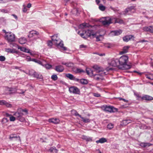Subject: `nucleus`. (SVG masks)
I'll return each instance as SVG.
<instances>
[{"instance_id":"393cba45","label":"nucleus","mask_w":153,"mask_h":153,"mask_svg":"<svg viewBox=\"0 0 153 153\" xmlns=\"http://www.w3.org/2000/svg\"><path fill=\"white\" fill-rule=\"evenodd\" d=\"M107 142V140L104 138H102L100 139L99 140L96 141V143H103Z\"/></svg>"},{"instance_id":"de8ad7c7","label":"nucleus","mask_w":153,"mask_h":153,"mask_svg":"<svg viewBox=\"0 0 153 153\" xmlns=\"http://www.w3.org/2000/svg\"><path fill=\"white\" fill-rule=\"evenodd\" d=\"M5 57L4 56H0V61H4L5 60Z\"/></svg>"},{"instance_id":"f3484780","label":"nucleus","mask_w":153,"mask_h":153,"mask_svg":"<svg viewBox=\"0 0 153 153\" xmlns=\"http://www.w3.org/2000/svg\"><path fill=\"white\" fill-rule=\"evenodd\" d=\"M133 36L131 35H127L125 36L123 38V40L126 42H128L131 39Z\"/></svg>"},{"instance_id":"20e7f679","label":"nucleus","mask_w":153,"mask_h":153,"mask_svg":"<svg viewBox=\"0 0 153 153\" xmlns=\"http://www.w3.org/2000/svg\"><path fill=\"white\" fill-rule=\"evenodd\" d=\"M102 110L106 112L110 113L115 112L118 111V109L111 106L104 105L101 107Z\"/></svg>"},{"instance_id":"e433bc0d","label":"nucleus","mask_w":153,"mask_h":153,"mask_svg":"<svg viewBox=\"0 0 153 153\" xmlns=\"http://www.w3.org/2000/svg\"><path fill=\"white\" fill-rule=\"evenodd\" d=\"M19 110L22 112H22H25V114H28V111L26 109H22V108H19Z\"/></svg>"},{"instance_id":"09e8293b","label":"nucleus","mask_w":153,"mask_h":153,"mask_svg":"<svg viewBox=\"0 0 153 153\" xmlns=\"http://www.w3.org/2000/svg\"><path fill=\"white\" fill-rule=\"evenodd\" d=\"M6 106L7 107H11L12 106V105L10 104L8 102H6V101H5V102L4 103V105Z\"/></svg>"},{"instance_id":"a19ab883","label":"nucleus","mask_w":153,"mask_h":153,"mask_svg":"<svg viewBox=\"0 0 153 153\" xmlns=\"http://www.w3.org/2000/svg\"><path fill=\"white\" fill-rule=\"evenodd\" d=\"M99 7V9L102 11H104L105 9V7L102 4H100Z\"/></svg>"},{"instance_id":"864d4df0","label":"nucleus","mask_w":153,"mask_h":153,"mask_svg":"<svg viewBox=\"0 0 153 153\" xmlns=\"http://www.w3.org/2000/svg\"><path fill=\"white\" fill-rule=\"evenodd\" d=\"M30 49H27L26 48H25L24 52L27 53H30V55H32L31 53L30 52Z\"/></svg>"},{"instance_id":"6e6d98bb","label":"nucleus","mask_w":153,"mask_h":153,"mask_svg":"<svg viewBox=\"0 0 153 153\" xmlns=\"http://www.w3.org/2000/svg\"><path fill=\"white\" fill-rule=\"evenodd\" d=\"M5 102V101L4 100H0V105H3Z\"/></svg>"},{"instance_id":"603ef678","label":"nucleus","mask_w":153,"mask_h":153,"mask_svg":"<svg viewBox=\"0 0 153 153\" xmlns=\"http://www.w3.org/2000/svg\"><path fill=\"white\" fill-rule=\"evenodd\" d=\"M52 42L51 41H49L48 42V46H49L50 48H51L52 45Z\"/></svg>"},{"instance_id":"2f4dec72","label":"nucleus","mask_w":153,"mask_h":153,"mask_svg":"<svg viewBox=\"0 0 153 153\" xmlns=\"http://www.w3.org/2000/svg\"><path fill=\"white\" fill-rule=\"evenodd\" d=\"M81 118L82 119V121L84 123H89L90 122V120L88 118H84L82 117Z\"/></svg>"},{"instance_id":"f257e3e1","label":"nucleus","mask_w":153,"mask_h":153,"mask_svg":"<svg viewBox=\"0 0 153 153\" xmlns=\"http://www.w3.org/2000/svg\"><path fill=\"white\" fill-rule=\"evenodd\" d=\"M128 59V56H122L118 59L120 68L124 70L130 68V65L127 64Z\"/></svg>"},{"instance_id":"bf43d9fd","label":"nucleus","mask_w":153,"mask_h":153,"mask_svg":"<svg viewBox=\"0 0 153 153\" xmlns=\"http://www.w3.org/2000/svg\"><path fill=\"white\" fill-rule=\"evenodd\" d=\"M25 47H19L18 48L19 49H20L21 51L24 52V51L25 50Z\"/></svg>"},{"instance_id":"aec40b11","label":"nucleus","mask_w":153,"mask_h":153,"mask_svg":"<svg viewBox=\"0 0 153 153\" xmlns=\"http://www.w3.org/2000/svg\"><path fill=\"white\" fill-rule=\"evenodd\" d=\"M130 46H128L124 47L123 48L122 51L120 52V54H123L127 52Z\"/></svg>"},{"instance_id":"8fccbe9b","label":"nucleus","mask_w":153,"mask_h":153,"mask_svg":"<svg viewBox=\"0 0 153 153\" xmlns=\"http://www.w3.org/2000/svg\"><path fill=\"white\" fill-rule=\"evenodd\" d=\"M16 117H15L13 116H11L10 117V121H14L16 119Z\"/></svg>"},{"instance_id":"4d7b16f0","label":"nucleus","mask_w":153,"mask_h":153,"mask_svg":"<svg viewBox=\"0 0 153 153\" xmlns=\"http://www.w3.org/2000/svg\"><path fill=\"white\" fill-rule=\"evenodd\" d=\"M119 100H123L124 102H128V100H126L124 99H123L122 98H121V97H119L118 98Z\"/></svg>"},{"instance_id":"7c9ffc66","label":"nucleus","mask_w":153,"mask_h":153,"mask_svg":"<svg viewBox=\"0 0 153 153\" xmlns=\"http://www.w3.org/2000/svg\"><path fill=\"white\" fill-rule=\"evenodd\" d=\"M49 150L51 152H52V153H57L58 152L57 149L53 147H51L50 149Z\"/></svg>"},{"instance_id":"f03ea898","label":"nucleus","mask_w":153,"mask_h":153,"mask_svg":"<svg viewBox=\"0 0 153 153\" xmlns=\"http://www.w3.org/2000/svg\"><path fill=\"white\" fill-rule=\"evenodd\" d=\"M51 39L53 43L55 44L57 46L60 47L63 50H67V48L63 46L64 44L63 41L58 37L57 34L52 36Z\"/></svg>"},{"instance_id":"0e129e2a","label":"nucleus","mask_w":153,"mask_h":153,"mask_svg":"<svg viewBox=\"0 0 153 153\" xmlns=\"http://www.w3.org/2000/svg\"><path fill=\"white\" fill-rule=\"evenodd\" d=\"M19 91L18 93L19 94H23L25 93V91H24L22 90H19Z\"/></svg>"},{"instance_id":"412c9836","label":"nucleus","mask_w":153,"mask_h":153,"mask_svg":"<svg viewBox=\"0 0 153 153\" xmlns=\"http://www.w3.org/2000/svg\"><path fill=\"white\" fill-rule=\"evenodd\" d=\"M82 138V139L85 140L87 142L91 141L92 140L91 137L86 136L83 135Z\"/></svg>"},{"instance_id":"6ab92c4d","label":"nucleus","mask_w":153,"mask_h":153,"mask_svg":"<svg viewBox=\"0 0 153 153\" xmlns=\"http://www.w3.org/2000/svg\"><path fill=\"white\" fill-rule=\"evenodd\" d=\"M91 26L89 24L86 23H83L79 25V28L80 29L84 28L86 27H89Z\"/></svg>"},{"instance_id":"f8f14e48","label":"nucleus","mask_w":153,"mask_h":153,"mask_svg":"<svg viewBox=\"0 0 153 153\" xmlns=\"http://www.w3.org/2000/svg\"><path fill=\"white\" fill-rule=\"evenodd\" d=\"M153 100V97L150 96L145 95L141 98V100H144L147 101H150Z\"/></svg>"},{"instance_id":"c85d7f7f","label":"nucleus","mask_w":153,"mask_h":153,"mask_svg":"<svg viewBox=\"0 0 153 153\" xmlns=\"http://www.w3.org/2000/svg\"><path fill=\"white\" fill-rule=\"evenodd\" d=\"M131 120H126L123 121V125L126 126L128 124L131 123Z\"/></svg>"},{"instance_id":"f704fd0d","label":"nucleus","mask_w":153,"mask_h":153,"mask_svg":"<svg viewBox=\"0 0 153 153\" xmlns=\"http://www.w3.org/2000/svg\"><path fill=\"white\" fill-rule=\"evenodd\" d=\"M7 91L10 92L9 94H11L15 92L14 89L12 88H8L7 90Z\"/></svg>"},{"instance_id":"9d476101","label":"nucleus","mask_w":153,"mask_h":153,"mask_svg":"<svg viewBox=\"0 0 153 153\" xmlns=\"http://www.w3.org/2000/svg\"><path fill=\"white\" fill-rule=\"evenodd\" d=\"M109 65L113 67H117L119 68L120 65L119 63L118 59H113L111 62L109 63Z\"/></svg>"},{"instance_id":"2eb2a0df","label":"nucleus","mask_w":153,"mask_h":153,"mask_svg":"<svg viewBox=\"0 0 153 153\" xmlns=\"http://www.w3.org/2000/svg\"><path fill=\"white\" fill-rule=\"evenodd\" d=\"M49 121L50 123H52L54 124H57L59 122V120L58 119L56 118L50 119L49 120Z\"/></svg>"},{"instance_id":"13d9d810","label":"nucleus","mask_w":153,"mask_h":153,"mask_svg":"<svg viewBox=\"0 0 153 153\" xmlns=\"http://www.w3.org/2000/svg\"><path fill=\"white\" fill-rule=\"evenodd\" d=\"M73 79L72 80H74L76 81H77V82H79V81L80 80V79H79L76 78L74 76Z\"/></svg>"},{"instance_id":"052dcab7","label":"nucleus","mask_w":153,"mask_h":153,"mask_svg":"<svg viewBox=\"0 0 153 153\" xmlns=\"http://www.w3.org/2000/svg\"><path fill=\"white\" fill-rule=\"evenodd\" d=\"M93 95L95 97H98L100 96V94L98 93H94L93 94Z\"/></svg>"},{"instance_id":"cd10ccee","label":"nucleus","mask_w":153,"mask_h":153,"mask_svg":"<svg viewBox=\"0 0 153 153\" xmlns=\"http://www.w3.org/2000/svg\"><path fill=\"white\" fill-rule=\"evenodd\" d=\"M33 76L38 79H42L43 78V77L41 74H38V73L36 72H35L34 75Z\"/></svg>"},{"instance_id":"9b49d317","label":"nucleus","mask_w":153,"mask_h":153,"mask_svg":"<svg viewBox=\"0 0 153 153\" xmlns=\"http://www.w3.org/2000/svg\"><path fill=\"white\" fill-rule=\"evenodd\" d=\"M39 34V33L35 30H33L30 31L28 35L29 38H32L34 36H37Z\"/></svg>"},{"instance_id":"5fc2aeb1","label":"nucleus","mask_w":153,"mask_h":153,"mask_svg":"<svg viewBox=\"0 0 153 153\" xmlns=\"http://www.w3.org/2000/svg\"><path fill=\"white\" fill-rule=\"evenodd\" d=\"M51 65L48 64H47L45 65V67L47 69H49L51 67Z\"/></svg>"},{"instance_id":"ea45409f","label":"nucleus","mask_w":153,"mask_h":153,"mask_svg":"<svg viewBox=\"0 0 153 153\" xmlns=\"http://www.w3.org/2000/svg\"><path fill=\"white\" fill-rule=\"evenodd\" d=\"M32 61L36 63H38L39 64L41 65L42 63V62L39 60L35 59H32Z\"/></svg>"},{"instance_id":"473e14b6","label":"nucleus","mask_w":153,"mask_h":153,"mask_svg":"<svg viewBox=\"0 0 153 153\" xmlns=\"http://www.w3.org/2000/svg\"><path fill=\"white\" fill-rule=\"evenodd\" d=\"M115 23H119L120 24H122L124 23L123 21L119 19H115Z\"/></svg>"},{"instance_id":"c756f323","label":"nucleus","mask_w":153,"mask_h":153,"mask_svg":"<svg viewBox=\"0 0 153 153\" xmlns=\"http://www.w3.org/2000/svg\"><path fill=\"white\" fill-rule=\"evenodd\" d=\"M79 82L83 84H86L88 83V82L86 79H80Z\"/></svg>"},{"instance_id":"a18cd8bd","label":"nucleus","mask_w":153,"mask_h":153,"mask_svg":"<svg viewBox=\"0 0 153 153\" xmlns=\"http://www.w3.org/2000/svg\"><path fill=\"white\" fill-rule=\"evenodd\" d=\"M5 51L8 53H12L13 52V50L9 48L5 49Z\"/></svg>"},{"instance_id":"0eeeda50","label":"nucleus","mask_w":153,"mask_h":153,"mask_svg":"<svg viewBox=\"0 0 153 153\" xmlns=\"http://www.w3.org/2000/svg\"><path fill=\"white\" fill-rule=\"evenodd\" d=\"M105 72L101 71L99 74H95L94 73L93 75L94 78L97 81H101L103 79V76L105 75Z\"/></svg>"},{"instance_id":"49530a36","label":"nucleus","mask_w":153,"mask_h":153,"mask_svg":"<svg viewBox=\"0 0 153 153\" xmlns=\"http://www.w3.org/2000/svg\"><path fill=\"white\" fill-rule=\"evenodd\" d=\"M65 65L68 67H72L73 65V64L71 62H67Z\"/></svg>"},{"instance_id":"39448f33","label":"nucleus","mask_w":153,"mask_h":153,"mask_svg":"<svg viewBox=\"0 0 153 153\" xmlns=\"http://www.w3.org/2000/svg\"><path fill=\"white\" fill-rule=\"evenodd\" d=\"M23 115L24 114L22 113L19 109L17 111L13 114L17 120L22 122H24L25 120V118L23 117Z\"/></svg>"},{"instance_id":"6e6552de","label":"nucleus","mask_w":153,"mask_h":153,"mask_svg":"<svg viewBox=\"0 0 153 153\" xmlns=\"http://www.w3.org/2000/svg\"><path fill=\"white\" fill-rule=\"evenodd\" d=\"M5 39L8 42H12L14 41L15 39L14 34L11 33H7L5 35Z\"/></svg>"},{"instance_id":"69168bd1","label":"nucleus","mask_w":153,"mask_h":153,"mask_svg":"<svg viewBox=\"0 0 153 153\" xmlns=\"http://www.w3.org/2000/svg\"><path fill=\"white\" fill-rule=\"evenodd\" d=\"M26 59H27V61H32V59L29 56H27L26 58Z\"/></svg>"},{"instance_id":"7ed1b4c3","label":"nucleus","mask_w":153,"mask_h":153,"mask_svg":"<svg viewBox=\"0 0 153 153\" xmlns=\"http://www.w3.org/2000/svg\"><path fill=\"white\" fill-rule=\"evenodd\" d=\"M80 35L83 38L86 39L91 36H92V38L95 37L96 36V34L94 33L93 30H88L85 31L84 33L80 34Z\"/></svg>"},{"instance_id":"5701e85b","label":"nucleus","mask_w":153,"mask_h":153,"mask_svg":"<svg viewBox=\"0 0 153 153\" xmlns=\"http://www.w3.org/2000/svg\"><path fill=\"white\" fill-rule=\"evenodd\" d=\"M9 138L10 139V140H12L13 139L15 138L16 139H18L20 141V137L19 136L17 137L15 134H12L10 135Z\"/></svg>"},{"instance_id":"ddd939ff","label":"nucleus","mask_w":153,"mask_h":153,"mask_svg":"<svg viewBox=\"0 0 153 153\" xmlns=\"http://www.w3.org/2000/svg\"><path fill=\"white\" fill-rule=\"evenodd\" d=\"M122 33L120 30H119L112 31L111 32V34L113 36H118L120 35Z\"/></svg>"},{"instance_id":"a211bd4d","label":"nucleus","mask_w":153,"mask_h":153,"mask_svg":"<svg viewBox=\"0 0 153 153\" xmlns=\"http://www.w3.org/2000/svg\"><path fill=\"white\" fill-rule=\"evenodd\" d=\"M86 72L88 75H89L91 76H93L94 74V71H92L90 68H86Z\"/></svg>"},{"instance_id":"a878e982","label":"nucleus","mask_w":153,"mask_h":153,"mask_svg":"<svg viewBox=\"0 0 153 153\" xmlns=\"http://www.w3.org/2000/svg\"><path fill=\"white\" fill-rule=\"evenodd\" d=\"M134 6H131L130 7L126 9L125 10V13H124V14H126L129 12H131L132 10H134Z\"/></svg>"},{"instance_id":"774afa93","label":"nucleus","mask_w":153,"mask_h":153,"mask_svg":"<svg viewBox=\"0 0 153 153\" xmlns=\"http://www.w3.org/2000/svg\"><path fill=\"white\" fill-rule=\"evenodd\" d=\"M27 8L26 7H24L23 9V11L24 12H26L27 11Z\"/></svg>"},{"instance_id":"c03bdc74","label":"nucleus","mask_w":153,"mask_h":153,"mask_svg":"<svg viewBox=\"0 0 153 153\" xmlns=\"http://www.w3.org/2000/svg\"><path fill=\"white\" fill-rule=\"evenodd\" d=\"M51 78L54 81L57 80L58 79V77L56 75H52Z\"/></svg>"},{"instance_id":"680f3d73","label":"nucleus","mask_w":153,"mask_h":153,"mask_svg":"<svg viewBox=\"0 0 153 153\" xmlns=\"http://www.w3.org/2000/svg\"><path fill=\"white\" fill-rule=\"evenodd\" d=\"M101 35H100L99 36H97L96 37V36L95 37H96V41L98 42L100 41V37L101 36Z\"/></svg>"},{"instance_id":"58836bf2","label":"nucleus","mask_w":153,"mask_h":153,"mask_svg":"<svg viewBox=\"0 0 153 153\" xmlns=\"http://www.w3.org/2000/svg\"><path fill=\"white\" fill-rule=\"evenodd\" d=\"M35 71L33 70H31L29 71L28 74L30 76H33L34 75V74L35 73Z\"/></svg>"},{"instance_id":"bb28decb","label":"nucleus","mask_w":153,"mask_h":153,"mask_svg":"<svg viewBox=\"0 0 153 153\" xmlns=\"http://www.w3.org/2000/svg\"><path fill=\"white\" fill-rule=\"evenodd\" d=\"M93 68L94 70V72H96L98 73L100 72V73L102 71H100V68L97 65H94L93 66Z\"/></svg>"},{"instance_id":"4c0bfd02","label":"nucleus","mask_w":153,"mask_h":153,"mask_svg":"<svg viewBox=\"0 0 153 153\" xmlns=\"http://www.w3.org/2000/svg\"><path fill=\"white\" fill-rule=\"evenodd\" d=\"M74 71L76 73H79L82 72H84V71L81 69L77 68L75 69Z\"/></svg>"},{"instance_id":"423d86ee","label":"nucleus","mask_w":153,"mask_h":153,"mask_svg":"<svg viewBox=\"0 0 153 153\" xmlns=\"http://www.w3.org/2000/svg\"><path fill=\"white\" fill-rule=\"evenodd\" d=\"M104 20L101 21L102 24L104 26H108L111 24L112 23L113 19L108 17H105L104 18Z\"/></svg>"},{"instance_id":"c9c22d12","label":"nucleus","mask_w":153,"mask_h":153,"mask_svg":"<svg viewBox=\"0 0 153 153\" xmlns=\"http://www.w3.org/2000/svg\"><path fill=\"white\" fill-rule=\"evenodd\" d=\"M134 95L136 96V97H137V100H141V98L142 97H141L139 94H138L137 93H134Z\"/></svg>"},{"instance_id":"79ce46f5","label":"nucleus","mask_w":153,"mask_h":153,"mask_svg":"<svg viewBox=\"0 0 153 153\" xmlns=\"http://www.w3.org/2000/svg\"><path fill=\"white\" fill-rule=\"evenodd\" d=\"M146 77L150 80H153V76L152 75H146Z\"/></svg>"},{"instance_id":"4be33fe9","label":"nucleus","mask_w":153,"mask_h":153,"mask_svg":"<svg viewBox=\"0 0 153 153\" xmlns=\"http://www.w3.org/2000/svg\"><path fill=\"white\" fill-rule=\"evenodd\" d=\"M152 145V144L149 143H142L140 144V146L143 147H148Z\"/></svg>"},{"instance_id":"1a4fd4ad","label":"nucleus","mask_w":153,"mask_h":153,"mask_svg":"<svg viewBox=\"0 0 153 153\" xmlns=\"http://www.w3.org/2000/svg\"><path fill=\"white\" fill-rule=\"evenodd\" d=\"M69 91L70 93L75 94H79L80 91L79 89L75 86H72L69 88Z\"/></svg>"},{"instance_id":"338daca9","label":"nucleus","mask_w":153,"mask_h":153,"mask_svg":"<svg viewBox=\"0 0 153 153\" xmlns=\"http://www.w3.org/2000/svg\"><path fill=\"white\" fill-rule=\"evenodd\" d=\"M86 46L84 45H80V48H86Z\"/></svg>"},{"instance_id":"72a5a7b5","label":"nucleus","mask_w":153,"mask_h":153,"mask_svg":"<svg viewBox=\"0 0 153 153\" xmlns=\"http://www.w3.org/2000/svg\"><path fill=\"white\" fill-rule=\"evenodd\" d=\"M66 76L69 78L70 79L72 80L74 77V76L70 74H66Z\"/></svg>"},{"instance_id":"3c124183","label":"nucleus","mask_w":153,"mask_h":153,"mask_svg":"<svg viewBox=\"0 0 153 153\" xmlns=\"http://www.w3.org/2000/svg\"><path fill=\"white\" fill-rule=\"evenodd\" d=\"M8 120L7 119L5 118H3L2 120V122H3V123H6L8 122Z\"/></svg>"},{"instance_id":"dca6fc26","label":"nucleus","mask_w":153,"mask_h":153,"mask_svg":"<svg viewBox=\"0 0 153 153\" xmlns=\"http://www.w3.org/2000/svg\"><path fill=\"white\" fill-rule=\"evenodd\" d=\"M64 70V67L61 65L56 66V67L55 70L57 72H62Z\"/></svg>"},{"instance_id":"b1692460","label":"nucleus","mask_w":153,"mask_h":153,"mask_svg":"<svg viewBox=\"0 0 153 153\" xmlns=\"http://www.w3.org/2000/svg\"><path fill=\"white\" fill-rule=\"evenodd\" d=\"M27 41V40L25 38L22 37L19 39V43L21 44H25Z\"/></svg>"},{"instance_id":"e2e57ef3","label":"nucleus","mask_w":153,"mask_h":153,"mask_svg":"<svg viewBox=\"0 0 153 153\" xmlns=\"http://www.w3.org/2000/svg\"><path fill=\"white\" fill-rule=\"evenodd\" d=\"M74 114L76 116H78L80 117L81 118L82 116L81 115H79L76 111H75Z\"/></svg>"},{"instance_id":"37998d69","label":"nucleus","mask_w":153,"mask_h":153,"mask_svg":"<svg viewBox=\"0 0 153 153\" xmlns=\"http://www.w3.org/2000/svg\"><path fill=\"white\" fill-rule=\"evenodd\" d=\"M114 127V125L111 123H110L107 125V128L109 129H111Z\"/></svg>"},{"instance_id":"4468645a","label":"nucleus","mask_w":153,"mask_h":153,"mask_svg":"<svg viewBox=\"0 0 153 153\" xmlns=\"http://www.w3.org/2000/svg\"><path fill=\"white\" fill-rule=\"evenodd\" d=\"M143 29L144 31H149L150 33H153V26L145 27H143Z\"/></svg>"}]
</instances>
